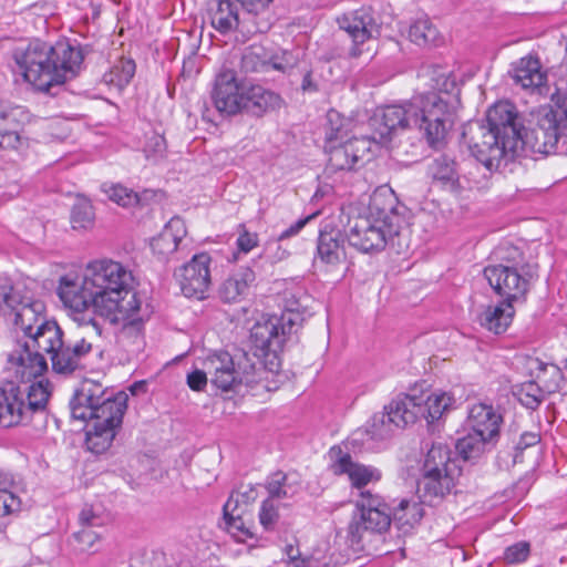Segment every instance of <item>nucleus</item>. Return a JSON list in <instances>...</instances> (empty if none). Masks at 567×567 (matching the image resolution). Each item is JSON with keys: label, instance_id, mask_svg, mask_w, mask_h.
Returning a JSON list of instances; mask_svg holds the SVG:
<instances>
[{"label": "nucleus", "instance_id": "1", "mask_svg": "<svg viewBox=\"0 0 567 567\" xmlns=\"http://www.w3.org/2000/svg\"><path fill=\"white\" fill-rule=\"evenodd\" d=\"M420 76L431 79L433 91L378 109L369 122L374 138L389 142L396 132L417 127L430 147L440 150L446 144L460 103L455 81L441 68H425Z\"/></svg>", "mask_w": 567, "mask_h": 567}, {"label": "nucleus", "instance_id": "2", "mask_svg": "<svg viewBox=\"0 0 567 567\" xmlns=\"http://www.w3.org/2000/svg\"><path fill=\"white\" fill-rule=\"evenodd\" d=\"M406 213L390 187H378L367 213L349 216L344 227L349 245L364 254L380 252L388 246L401 252L400 236L408 227Z\"/></svg>", "mask_w": 567, "mask_h": 567}, {"label": "nucleus", "instance_id": "3", "mask_svg": "<svg viewBox=\"0 0 567 567\" xmlns=\"http://www.w3.org/2000/svg\"><path fill=\"white\" fill-rule=\"evenodd\" d=\"M517 112L508 101H501L488 109L487 125L470 123L463 138L477 162L488 171L498 169L504 163L512 161L522 140L516 123Z\"/></svg>", "mask_w": 567, "mask_h": 567}, {"label": "nucleus", "instance_id": "4", "mask_svg": "<svg viewBox=\"0 0 567 567\" xmlns=\"http://www.w3.org/2000/svg\"><path fill=\"white\" fill-rule=\"evenodd\" d=\"M12 56L24 80L42 92L75 78L83 61L81 49L65 41L34 40L17 47Z\"/></svg>", "mask_w": 567, "mask_h": 567}, {"label": "nucleus", "instance_id": "5", "mask_svg": "<svg viewBox=\"0 0 567 567\" xmlns=\"http://www.w3.org/2000/svg\"><path fill=\"white\" fill-rule=\"evenodd\" d=\"M38 330L37 337L30 344L38 347L37 351L49 355L52 370L62 375L73 374L85 368V361L96 348L103 327L93 317L79 323L68 339L58 323L44 324Z\"/></svg>", "mask_w": 567, "mask_h": 567}, {"label": "nucleus", "instance_id": "6", "mask_svg": "<svg viewBox=\"0 0 567 567\" xmlns=\"http://www.w3.org/2000/svg\"><path fill=\"white\" fill-rule=\"evenodd\" d=\"M84 271L100 300V309L109 321H118L142 305L138 295L132 291L133 276L120 262L102 259L87 264Z\"/></svg>", "mask_w": 567, "mask_h": 567}, {"label": "nucleus", "instance_id": "7", "mask_svg": "<svg viewBox=\"0 0 567 567\" xmlns=\"http://www.w3.org/2000/svg\"><path fill=\"white\" fill-rule=\"evenodd\" d=\"M23 368L17 365L21 381H7L0 384V425L12 427L27 425L33 415H43L51 395L50 382L45 379L34 380L39 375H22Z\"/></svg>", "mask_w": 567, "mask_h": 567}, {"label": "nucleus", "instance_id": "8", "mask_svg": "<svg viewBox=\"0 0 567 567\" xmlns=\"http://www.w3.org/2000/svg\"><path fill=\"white\" fill-rule=\"evenodd\" d=\"M44 303L30 293L21 295L16 307L10 310L13 313L16 328L23 332L25 340L9 355V362L23 368L22 375H41L47 369L44 355L37 351L38 347L30 342L37 337L38 330H43L44 324L56 323L54 320H47L44 317Z\"/></svg>", "mask_w": 567, "mask_h": 567}, {"label": "nucleus", "instance_id": "9", "mask_svg": "<svg viewBox=\"0 0 567 567\" xmlns=\"http://www.w3.org/2000/svg\"><path fill=\"white\" fill-rule=\"evenodd\" d=\"M462 474L457 456L441 442L433 443L427 451L422 466V476L417 491L423 503L434 505L451 493L456 480Z\"/></svg>", "mask_w": 567, "mask_h": 567}, {"label": "nucleus", "instance_id": "10", "mask_svg": "<svg viewBox=\"0 0 567 567\" xmlns=\"http://www.w3.org/2000/svg\"><path fill=\"white\" fill-rule=\"evenodd\" d=\"M86 272H69L60 277L56 287V295L69 311L74 321L83 323L91 316H86L89 310L106 319V312L100 309V300L95 297V291L87 279Z\"/></svg>", "mask_w": 567, "mask_h": 567}, {"label": "nucleus", "instance_id": "11", "mask_svg": "<svg viewBox=\"0 0 567 567\" xmlns=\"http://www.w3.org/2000/svg\"><path fill=\"white\" fill-rule=\"evenodd\" d=\"M525 143L539 154H565L567 152V117L564 112L554 114L543 109L536 125L526 134Z\"/></svg>", "mask_w": 567, "mask_h": 567}, {"label": "nucleus", "instance_id": "12", "mask_svg": "<svg viewBox=\"0 0 567 567\" xmlns=\"http://www.w3.org/2000/svg\"><path fill=\"white\" fill-rule=\"evenodd\" d=\"M517 264H498L484 268V277L493 290L503 297L505 302L524 299L529 289L528 274L522 272Z\"/></svg>", "mask_w": 567, "mask_h": 567}, {"label": "nucleus", "instance_id": "13", "mask_svg": "<svg viewBox=\"0 0 567 567\" xmlns=\"http://www.w3.org/2000/svg\"><path fill=\"white\" fill-rule=\"evenodd\" d=\"M210 262L212 258L208 254H196L175 272L185 297L197 300L206 298L212 285Z\"/></svg>", "mask_w": 567, "mask_h": 567}, {"label": "nucleus", "instance_id": "14", "mask_svg": "<svg viewBox=\"0 0 567 567\" xmlns=\"http://www.w3.org/2000/svg\"><path fill=\"white\" fill-rule=\"evenodd\" d=\"M372 130L371 137H353L339 145L329 147L328 168L331 171H351L361 167L370 158L372 141L384 144L374 138Z\"/></svg>", "mask_w": 567, "mask_h": 567}, {"label": "nucleus", "instance_id": "15", "mask_svg": "<svg viewBox=\"0 0 567 567\" xmlns=\"http://www.w3.org/2000/svg\"><path fill=\"white\" fill-rule=\"evenodd\" d=\"M286 317H269L262 321H257L250 330V340L260 357L277 355L281 351L286 341ZM288 323H292L291 317L287 318Z\"/></svg>", "mask_w": 567, "mask_h": 567}, {"label": "nucleus", "instance_id": "16", "mask_svg": "<svg viewBox=\"0 0 567 567\" xmlns=\"http://www.w3.org/2000/svg\"><path fill=\"white\" fill-rule=\"evenodd\" d=\"M392 523L390 511H369L354 515L348 526L347 538L351 546L363 549L371 536L381 535Z\"/></svg>", "mask_w": 567, "mask_h": 567}, {"label": "nucleus", "instance_id": "17", "mask_svg": "<svg viewBox=\"0 0 567 567\" xmlns=\"http://www.w3.org/2000/svg\"><path fill=\"white\" fill-rule=\"evenodd\" d=\"M245 90L246 85L238 82L234 70H223L216 78L212 95L217 111L227 115L243 112Z\"/></svg>", "mask_w": 567, "mask_h": 567}, {"label": "nucleus", "instance_id": "18", "mask_svg": "<svg viewBox=\"0 0 567 567\" xmlns=\"http://www.w3.org/2000/svg\"><path fill=\"white\" fill-rule=\"evenodd\" d=\"M329 455L332 463V470L336 474H347L351 484L355 488H362L371 482H378L381 480L380 470L359 463L352 462V457L349 453H343L340 447L333 446Z\"/></svg>", "mask_w": 567, "mask_h": 567}, {"label": "nucleus", "instance_id": "19", "mask_svg": "<svg viewBox=\"0 0 567 567\" xmlns=\"http://www.w3.org/2000/svg\"><path fill=\"white\" fill-rule=\"evenodd\" d=\"M340 29L344 30L355 44L363 43L378 32L373 10L363 6L357 10L346 12L337 19Z\"/></svg>", "mask_w": 567, "mask_h": 567}, {"label": "nucleus", "instance_id": "20", "mask_svg": "<svg viewBox=\"0 0 567 567\" xmlns=\"http://www.w3.org/2000/svg\"><path fill=\"white\" fill-rule=\"evenodd\" d=\"M248 0H219L212 13V25L218 32L226 34L239 28L244 11L257 12Z\"/></svg>", "mask_w": 567, "mask_h": 567}, {"label": "nucleus", "instance_id": "21", "mask_svg": "<svg viewBox=\"0 0 567 567\" xmlns=\"http://www.w3.org/2000/svg\"><path fill=\"white\" fill-rule=\"evenodd\" d=\"M104 394H106V390L101 383L92 380L83 381L70 402L72 417L87 421Z\"/></svg>", "mask_w": 567, "mask_h": 567}, {"label": "nucleus", "instance_id": "22", "mask_svg": "<svg viewBox=\"0 0 567 567\" xmlns=\"http://www.w3.org/2000/svg\"><path fill=\"white\" fill-rule=\"evenodd\" d=\"M128 396L125 392L116 394L109 393L103 395L94 413L87 419L91 423L112 426L118 430L123 422V416L127 409Z\"/></svg>", "mask_w": 567, "mask_h": 567}, {"label": "nucleus", "instance_id": "23", "mask_svg": "<svg viewBox=\"0 0 567 567\" xmlns=\"http://www.w3.org/2000/svg\"><path fill=\"white\" fill-rule=\"evenodd\" d=\"M204 367L210 375V382L223 391L236 386V379H239L240 371H235V359L226 351H219L209 355Z\"/></svg>", "mask_w": 567, "mask_h": 567}, {"label": "nucleus", "instance_id": "24", "mask_svg": "<svg viewBox=\"0 0 567 567\" xmlns=\"http://www.w3.org/2000/svg\"><path fill=\"white\" fill-rule=\"evenodd\" d=\"M385 408L398 429L415 423L424 414L423 398L406 393L396 395Z\"/></svg>", "mask_w": 567, "mask_h": 567}, {"label": "nucleus", "instance_id": "25", "mask_svg": "<svg viewBox=\"0 0 567 567\" xmlns=\"http://www.w3.org/2000/svg\"><path fill=\"white\" fill-rule=\"evenodd\" d=\"M511 74L516 84L525 90L543 93L546 74L537 58L527 55L512 65Z\"/></svg>", "mask_w": 567, "mask_h": 567}, {"label": "nucleus", "instance_id": "26", "mask_svg": "<svg viewBox=\"0 0 567 567\" xmlns=\"http://www.w3.org/2000/svg\"><path fill=\"white\" fill-rule=\"evenodd\" d=\"M282 100L279 94L261 85L251 84L244 91L243 112L252 116H262L267 112L279 109Z\"/></svg>", "mask_w": 567, "mask_h": 567}, {"label": "nucleus", "instance_id": "27", "mask_svg": "<svg viewBox=\"0 0 567 567\" xmlns=\"http://www.w3.org/2000/svg\"><path fill=\"white\" fill-rule=\"evenodd\" d=\"M142 305L137 309L128 311L123 319L118 321H111L112 323H123L118 333L120 343L127 349V351L137 353L144 347V316L142 312Z\"/></svg>", "mask_w": 567, "mask_h": 567}, {"label": "nucleus", "instance_id": "28", "mask_svg": "<svg viewBox=\"0 0 567 567\" xmlns=\"http://www.w3.org/2000/svg\"><path fill=\"white\" fill-rule=\"evenodd\" d=\"M343 235L340 229L324 226L319 233L317 257L327 265H337L346 257Z\"/></svg>", "mask_w": 567, "mask_h": 567}, {"label": "nucleus", "instance_id": "29", "mask_svg": "<svg viewBox=\"0 0 567 567\" xmlns=\"http://www.w3.org/2000/svg\"><path fill=\"white\" fill-rule=\"evenodd\" d=\"M502 417L492 405L475 403L468 412V424L472 432L483 434L487 440H494L499 432Z\"/></svg>", "mask_w": 567, "mask_h": 567}, {"label": "nucleus", "instance_id": "30", "mask_svg": "<svg viewBox=\"0 0 567 567\" xmlns=\"http://www.w3.org/2000/svg\"><path fill=\"white\" fill-rule=\"evenodd\" d=\"M255 278V272L248 267L240 268L233 272L219 287L218 293L220 299L226 303L243 300L247 296Z\"/></svg>", "mask_w": 567, "mask_h": 567}, {"label": "nucleus", "instance_id": "31", "mask_svg": "<svg viewBox=\"0 0 567 567\" xmlns=\"http://www.w3.org/2000/svg\"><path fill=\"white\" fill-rule=\"evenodd\" d=\"M186 233L184 220L179 217H173L158 236L153 238L151 247L155 254L167 256L177 249L178 244L186 236Z\"/></svg>", "mask_w": 567, "mask_h": 567}, {"label": "nucleus", "instance_id": "32", "mask_svg": "<svg viewBox=\"0 0 567 567\" xmlns=\"http://www.w3.org/2000/svg\"><path fill=\"white\" fill-rule=\"evenodd\" d=\"M515 310L511 302L487 306L480 315L478 322L486 330L501 334L509 327Z\"/></svg>", "mask_w": 567, "mask_h": 567}, {"label": "nucleus", "instance_id": "33", "mask_svg": "<svg viewBox=\"0 0 567 567\" xmlns=\"http://www.w3.org/2000/svg\"><path fill=\"white\" fill-rule=\"evenodd\" d=\"M269 498L290 499L301 491V482L296 473H272L266 481Z\"/></svg>", "mask_w": 567, "mask_h": 567}, {"label": "nucleus", "instance_id": "34", "mask_svg": "<svg viewBox=\"0 0 567 567\" xmlns=\"http://www.w3.org/2000/svg\"><path fill=\"white\" fill-rule=\"evenodd\" d=\"M224 519L228 533L236 542L246 543L248 539L255 537V534L246 526L241 517L238 499H235L233 496H230L224 505Z\"/></svg>", "mask_w": 567, "mask_h": 567}, {"label": "nucleus", "instance_id": "35", "mask_svg": "<svg viewBox=\"0 0 567 567\" xmlns=\"http://www.w3.org/2000/svg\"><path fill=\"white\" fill-rule=\"evenodd\" d=\"M421 504L402 499L393 512L392 522L403 535L410 534L423 517Z\"/></svg>", "mask_w": 567, "mask_h": 567}, {"label": "nucleus", "instance_id": "36", "mask_svg": "<svg viewBox=\"0 0 567 567\" xmlns=\"http://www.w3.org/2000/svg\"><path fill=\"white\" fill-rule=\"evenodd\" d=\"M429 173L434 181L452 192L461 188L456 164L446 155L436 157L430 165Z\"/></svg>", "mask_w": 567, "mask_h": 567}, {"label": "nucleus", "instance_id": "37", "mask_svg": "<svg viewBox=\"0 0 567 567\" xmlns=\"http://www.w3.org/2000/svg\"><path fill=\"white\" fill-rule=\"evenodd\" d=\"M116 429L90 422V429L86 431L87 450L95 454L106 452L116 435Z\"/></svg>", "mask_w": 567, "mask_h": 567}, {"label": "nucleus", "instance_id": "38", "mask_svg": "<svg viewBox=\"0 0 567 567\" xmlns=\"http://www.w3.org/2000/svg\"><path fill=\"white\" fill-rule=\"evenodd\" d=\"M395 429L398 427L394 422H392V417L384 406L383 411L377 412L371 416L362 431L369 436V439L382 441L389 439Z\"/></svg>", "mask_w": 567, "mask_h": 567}, {"label": "nucleus", "instance_id": "39", "mask_svg": "<svg viewBox=\"0 0 567 567\" xmlns=\"http://www.w3.org/2000/svg\"><path fill=\"white\" fill-rule=\"evenodd\" d=\"M409 38L420 47L437 45L441 42L439 30L427 18L417 19L410 25Z\"/></svg>", "mask_w": 567, "mask_h": 567}, {"label": "nucleus", "instance_id": "40", "mask_svg": "<svg viewBox=\"0 0 567 567\" xmlns=\"http://www.w3.org/2000/svg\"><path fill=\"white\" fill-rule=\"evenodd\" d=\"M492 441L483 434L470 432L456 441L455 450L463 461H472L478 458L484 453L486 444Z\"/></svg>", "mask_w": 567, "mask_h": 567}, {"label": "nucleus", "instance_id": "41", "mask_svg": "<svg viewBox=\"0 0 567 567\" xmlns=\"http://www.w3.org/2000/svg\"><path fill=\"white\" fill-rule=\"evenodd\" d=\"M135 73V63L130 59H121L109 72L104 73L103 81L117 90L124 89L132 80Z\"/></svg>", "mask_w": 567, "mask_h": 567}, {"label": "nucleus", "instance_id": "42", "mask_svg": "<svg viewBox=\"0 0 567 567\" xmlns=\"http://www.w3.org/2000/svg\"><path fill=\"white\" fill-rule=\"evenodd\" d=\"M240 69L245 73L269 71V54L260 45H251L241 55Z\"/></svg>", "mask_w": 567, "mask_h": 567}, {"label": "nucleus", "instance_id": "43", "mask_svg": "<svg viewBox=\"0 0 567 567\" xmlns=\"http://www.w3.org/2000/svg\"><path fill=\"white\" fill-rule=\"evenodd\" d=\"M454 402V398L447 392H433L425 400L423 399L424 414L422 416L429 422L439 420Z\"/></svg>", "mask_w": 567, "mask_h": 567}, {"label": "nucleus", "instance_id": "44", "mask_svg": "<svg viewBox=\"0 0 567 567\" xmlns=\"http://www.w3.org/2000/svg\"><path fill=\"white\" fill-rule=\"evenodd\" d=\"M544 386L538 385L535 381H528L513 388V394L527 409L535 410L543 402L545 396Z\"/></svg>", "mask_w": 567, "mask_h": 567}, {"label": "nucleus", "instance_id": "45", "mask_svg": "<svg viewBox=\"0 0 567 567\" xmlns=\"http://www.w3.org/2000/svg\"><path fill=\"white\" fill-rule=\"evenodd\" d=\"M95 214L91 202L85 197H78L71 210L73 229L87 230L93 227Z\"/></svg>", "mask_w": 567, "mask_h": 567}, {"label": "nucleus", "instance_id": "46", "mask_svg": "<svg viewBox=\"0 0 567 567\" xmlns=\"http://www.w3.org/2000/svg\"><path fill=\"white\" fill-rule=\"evenodd\" d=\"M532 369L538 371L536 378L544 383V388L547 392H554L558 389L561 380L559 367L535 359L533 360Z\"/></svg>", "mask_w": 567, "mask_h": 567}, {"label": "nucleus", "instance_id": "47", "mask_svg": "<svg viewBox=\"0 0 567 567\" xmlns=\"http://www.w3.org/2000/svg\"><path fill=\"white\" fill-rule=\"evenodd\" d=\"M100 535L94 529L81 528L74 533L71 540L75 554H93L97 550Z\"/></svg>", "mask_w": 567, "mask_h": 567}, {"label": "nucleus", "instance_id": "48", "mask_svg": "<svg viewBox=\"0 0 567 567\" xmlns=\"http://www.w3.org/2000/svg\"><path fill=\"white\" fill-rule=\"evenodd\" d=\"M22 295L19 285L13 286L8 278H0V313L8 315Z\"/></svg>", "mask_w": 567, "mask_h": 567}, {"label": "nucleus", "instance_id": "49", "mask_svg": "<svg viewBox=\"0 0 567 567\" xmlns=\"http://www.w3.org/2000/svg\"><path fill=\"white\" fill-rule=\"evenodd\" d=\"M109 199L122 207H132L140 202L138 195L122 185H111L104 188Z\"/></svg>", "mask_w": 567, "mask_h": 567}, {"label": "nucleus", "instance_id": "50", "mask_svg": "<svg viewBox=\"0 0 567 567\" xmlns=\"http://www.w3.org/2000/svg\"><path fill=\"white\" fill-rule=\"evenodd\" d=\"M258 517L265 530H274L276 528L280 516L275 499L268 497L262 501Z\"/></svg>", "mask_w": 567, "mask_h": 567}, {"label": "nucleus", "instance_id": "51", "mask_svg": "<svg viewBox=\"0 0 567 567\" xmlns=\"http://www.w3.org/2000/svg\"><path fill=\"white\" fill-rule=\"evenodd\" d=\"M255 363L250 361L247 353L243 352L237 355L235 361V371H240L239 379H236V385L246 383L249 384L255 381Z\"/></svg>", "mask_w": 567, "mask_h": 567}, {"label": "nucleus", "instance_id": "52", "mask_svg": "<svg viewBox=\"0 0 567 567\" xmlns=\"http://www.w3.org/2000/svg\"><path fill=\"white\" fill-rule=\"evenodd\" d=\"M360 496V499L357 502L359 513L380 509L390 511L382 497L372 494L370 491L362 492Z\"/></svg>", "mask_w": 567, "mask_h": 567}, {"label": "nucleus", "instance_id": "53", "mask_svg": "<svg viewBox=\"0 0 567 567\" xmlns=\"http://www.w3.org/2000/svg\"><path fill=\"white\" fill-rule=\"evenodd\" d=\"M529 553V543L522 540L508 546L504 551L503 558L507 564H518L525 561Z\"/></svg>", "mask_w": 567, "mask_h": 567}, {"label": "nucleus", "instance_id": "54", "mask_svg": "<svg viewBox=\"0 0 567 567\" xmlns=\"http://www.w3.org/2000/svg\"><path fill=\"white\" fill-rule=\"evenodd\" d=\"M81 528L93 529L105 524V517L96 513L92 506H84L79 515Z\"/></svg>", "mask_w": 567, "mask_h": 567}, {"label": "nucleus", "instance_id": "55", "mask_svg": "<svg viewBox=\"0 0 567 567\" xmlns=\"http://www.w3.org/2000/svg\"><path fill=\"white\" fill-rule=\"evenodd\" d=\"M278 237L275 239H270L265 244L264 248V257L268 259L270 262H279L286 259L289 256V251L282 248L281 243Z\"/></svg>", "mask_w": 567, "mask_h": 567}, {"label": "nucleus", "instance_id": "56", "mask_svg": "<svg viewBox=\"0 0 567 567\" xmlns=\"http://www.w3.org/2000/svg\"><path fill=\"white\" fill-rule=\"evenodd\" d=\"M258 235L256 233H250L246 229L245 225H239L236 241L239 252L248 254L258 246Z\"/></svg>", "mask_w": 567, "mask_h": 567}, {"label": "nucleus", "instance_id": "57", "mask_svg": "<svg viewBox=\"0 0 567 567\" xmlns=\"http://www.w3.org/2000/svg\"><path fill=\"white\" fill-rule=\"evenodd\" d=\"M166 150V141L162 135L153 134L145 144L144 152L147 158L154 161L162 157Z\"/></svg>", "mask_w": 567, "mask_h": 567}, {"label": "nucleus", "instance_id": "58", "mask_svg": "<svg viewBox=\"0 0 567 567\" xmlns=\"http://www.w3.org/2000/svg\"><path fill=\"white\" fill-rule=\"evenodd\" d=\"M21 508V501L16 494L0 493V517L18 513Z\"/></svg>", "mask_w": 567, "mask_h": 567}, {"label": "nucleus", "instance_id": "59", "mask_svg": "<svg viewBox=\"0 0 567 567\" xmlns=\"http://www.w3.org/2000/svg\"><path fill=\"white\" fill-rule=\"evenodd\" d=\"M327 118L330 124V128L326 133L329 143H333L341 140L344 136L341 126L333 125L334 123L341 121L340 114L337 111H329L327 114Z\"/></svg>", "mask_w": 567, "mask_h": 567}, {"label": "nucleus", "instance_id": "60", "mask_svg": "<svg viewBox=\"0 0 567 567\" xmlns=\"http://www.w3.org/2000/svg\"><path fill=\"white\" fill-rule=\"evenodd\" d=\"M207 370H198L195 369L190 373L187 374V385L193 391H203L207 384Z\"/></svg>", "mask_w": 567, "mask_h": 567}, {"label": "nucleus", "instance_id": "61", "mask_svg": "<svg viewBox=\"0 0 567 567\" xmlns=\"http://www.w3.org/2000/svg\"><path fill=\"white\" fill-rule=\"evenodd\" d=\"M313 216H308L306 218H301L299 220H297L295 224H292L289 228H287L286 230H284L279 236H278V239L279 240H286L290 237H293L296 235H298L300 233V230L308 224V221L312 218Z\"/></svg>", "mask_w": 567, "mask_h": 567}, {"label": "nucleus", "instance_id": "62", "mask_svg": "<svg viewBox=\"0 0 567 567\" xmlns=\"http://www.w3.org/2000/svg\"><path fill=\"white\" fill-rule=\"evenodd\" d=\"M291 66V56L288 58L286 53L282 56H269V71L276 70L286 72Z\"/></svg>", "mask_w": 567, "mask_h": 567}, {"label": "nucleus", "instance_id": "63", "mask_svg": "<svg viewBox=\"0 0 567 567\" xmlns=\"http://www.w3.org/2000/svg\"><path fill=\"white\" fill-rule=\"evenodd\" d=\"M20 136L17 132H4L0 134V148H18Z\"/></svg>", "mask_w": 567, "mask_h": 567}, {"label": "nucleus", "instance_id": "64", "mask_svg": "<svg viewBox=\"0 0 567 567\" xmlns=\"http://www.w3.org/2000/svg\"><path fill=\"white\" fill-rule=\"evenodd\" d=\"M551 101L557 105V109L549 107L554 114H558L559 112H564L567 117V93L556 91L551 95Z\"/></svg>", "mask_w": 567, "mask_h": 567}]
</instances>
